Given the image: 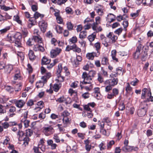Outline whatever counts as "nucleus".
I'll use <instances>...</instances> for the list:
<instances>
[{"label": "nucleus", "instance_id": "12", "mask_svg": "<svg viewBox=\"0 0 153 153\" xmlns=\"http://www.w3.org/2000/svg\"><path fill=\"white\" fill-rule=\"evenodd\" d=\"M43 43L40 44L36 45L33 47V50L35 51H40L42 52L44 51L45 49L43 47Z\"/></svg>", "mask_w": 153, "mask_h": 153}, {"label": "nucleus", "instance_id": "31", "mask_svg": "<svg viewBox=\"0 0 153 153\" xmlns=\"http://www.w3.org/2000/svg\"><path fill=\"white\" fill-rule=\"evenodd\" d=\"M62 86V84L59 83V84H55L53 85V90L56 92H58Z\"/></svg>", "mask_w": 153, "mask_h": 153}, {"label": "nucleus", "instance_id": "35", "mask_svg": "<svg viewBox=\"0 0 153 153\" xmlns=\"http://www.w3.org/2000/svg\"><path fill=\"white\" fill-rule=\"evenodd\" d=\"M22 36L24 38L26 37L27 36L28 32L27 30L25 28L22 29V33H21Z\"/></svg>", "mask_w": 153, "mask_h": 153}, {"label": "nucleus", "instance_id": "29", "mask_svg": "<svg viewBox=\"0 0 153 153\" xmlns=\"http://www.w3.org/2000/svg\"><path fill=\"white\" fill-rule=\"evenodd\" d=\"M110 85L112 87L117 85L118 82V79L117 78H113L112 79H110Z\"/></svg>", "mask_w": 153, "mask_h": 153}, {"label": "nucleus", "instance_id": "14", "mask_svg": "<svg viewBox=\"0 0 153 153\" xmlns=\"http://www.w3.org/2000/svg\"><path fill=\"white\" fill-rule=\"evenodd\" d=\"M47 142L48 145L51 146V149L54 150L56 149L57 145L55 143H53L52 140H48Z\"/></svg>", "mask_w": 153, "mask_h": 153}, {"label": "nucleus", "instance_id": "15", "mask_svg": "<svg viewBox=\"0 0 153 153\" xmlns=\"http://www.w3.org/2000/svg\"><path fill=\"white\" fill-rule=\"evenodd\" d=\"M24 101L22 100H18L15 101V104L16 106L19 108H22L25 104Z\"/></svg>", "mask_w": 153, "mask_h": 153}, {"label": "nucleus", "instance_id": "54", "mask_svg": "<svg viewBox=\"0 0 153 153\" xmlns=\"http://www.w3.org/2000/svg\"><path fill=\"white\" fill-rule=\"evenodd\" d=\"M6 112V110L4 109V106L0 104V115L4 114Z\"/></svg>", "mask_w": 153, "mask_h": 153}, {"label": "nucleus", "instance_id": "42", "mask_svg": "<svg viewBox=\"0 0 153 153\" xmlns=\"http://www.w3.org/2000/svg\"><path fill=\"white\" fill-rule=\"evenodd\" d=\"M21 41L22 40H15L14 42L15 43V46L17 47H21Z\"/></svg>", "mask_w": 153, "mask_h": 153}, {"label": "nucleus", "instance_id": "6", "mask_svg": "<svg viewBox=\"0 0 153 153\" xmlns=\"http://www.w3.org/2000/svg\"><path fill=\"white\" fill-rule=\"evenodd\" d=\"M119 94V90L117 88H114L112 89L110 92L107 93V98L109 99H113L114 97H116Z\"/></svg>", "mask_w": 153, "mask_h": 153}, {"label": "nucleus", "instance_id": "56", "mask_svg": "<svg viewBox=\"0 0 153 153\" xmlns=\"http://www.w3.org/2000/svg\"><path fill=\"white\" fill-rule=\"evenodd\" d=\"M139 82V80L137 78H136L134 80L131 82L130 84L134 86H135L137 85Z\"/></svg>", "mask_w": 153, "mask_h": 153}, {"label": "nucleus", "instance_id": "4", "mask_svg": "<svg viewBox=\"0 0 153 153\" xmlns=\"http://www.w3.org/2000/svg\"><path fill=\"white\" fill-rule=\"evenodd\" d=\"M43 132L46 136H49L53 134L54 132V130L51 125H45V126L42 128Z\"/></svg>", "mask_w": 153, "mask_h": 153}, {"label": "nucleus", "instance_id": "51", "mask_svg": "<svg viewBox=\"0 0 153 153\" xmlns=\"http://www.w3.org/2000/svg\"><path fill=\"white\" fill-rule=\"evenodd\" d=\"M99 147L100 148L101 151L103 150L106 149L105 144L104 142H102L99 145Z\"/></svg>", "mask_w": 153, "mask_h": 153}, {"label": "nucleus", "instance_id": "61", "mask_svg": "<svg viewBox=\"0 0 153 153\" xmlns=\"http://www.w3.org/2000/svg\"><path fill=\"white\" fill-rule=\"evenodd\" d=\"M96 73V72L95 71L92 70L89 71L88 74L90 77L92 78L94 76Z\"/></svg>", "mask_w": 153, "mask_h": 153}, {"label": "nucleus", "instance_id": "43", "mask_svg": "<svg viewBox=\"0 0 153 153\" xmlns=\"http://www.w3.org/2000/svg\"><path fill=\"white\" fill-rule=\"evenodd\" d=\"M2 15L3 16L5 21H6L7 19H10L11 18L12 16H10L6 13H4L2 14Z\"/></svg>", "mask_w": 153, "mask_h": 153}, {"label": "nucleus", "instance_id": "23", "mask_svg": "<svg viewBox=\"0 0 153 153\" xmlns=\"http://www.w3.org/2000/svg\"><path fill=\"white\" fill-rule=\"evenodd\" d=\"M50 59H48L46 56H44L42 59L41 64L42 65H47L50 63Z\"/></svg>", "mask_w": 153, "mask_h": 153}, {"label": "nucleus", "instance_id": "40", "mask_svg": "<svg viewBox=\"0 0 153 153\" xmlns=\"http://www.w3.org/2000/svg\"><path fill=\"white\" fill-rule=\"evenodd\" d=\"M96 37V35L94 33L89 36L88 37V39L90 42L93 41Z\"/></svg>", "mask_w": 153, "mask_h": 153}, {"label": "nucleus", "instance_id": "36", "mask_svg": "<svg viewBox=\"0 0 153 153\" xmlns=\"http://www.w3.org/2000/svg\"><path fill=\"white\" fill-rule=\"evenodd\" d=\"M46 82H44V80H43V81H39L38 82H37L36 85L37 88H40L42 87L44 85V83Z\"/></svg>", "mask_w": 153, "mask_h": 153}, {"label": "nucleus", "instance_id": "34", "mask_svg": "<svg viewBox=\"0 0 153 153\" xmlns=\"http://www.w3.org/2000/svg\"><path fill=\"white\" fill-rule=\"evenodd\" d=\"M33 131L30 129H28L26 130L25 133V136L26 137H30L33 134Z\"/></svg>", "mask_w": 153, "mask_h": 153}, {"label": "nucleus", "instance_id": "3", "mask_svg": "<svg viewBox=\"0 0 153 153\" xmlns=\"http://www.w3.org/2000/svg\"><path fill=\"white\" fill-rule=\"evenodd\" d=\"M63 68L62 64L59 63L56 69V74L58 77V79H56V80L58 81V82H62L64 80V77L61 76V73L62 72Z\"/></svg>", "mask_w": 153, "mask_h": 153}, {"label": "nucleus", "instance_id": "20", "mask_svg": "<svg viewBox=\"0 0 153 153\" xmlns=\"http://www.w3.org/2000/svg\"><path fill=\"white\" fill-rule=\"evenodd\" d=\"M71 50H72L74 52L77 53H80L81 52V49L78 48L75 44H74L72 45H71Z\"/></svg>", "mask_w": 153, "mask_h": 153}, {"label": "nucleus", "instance_id": "32", "mask_svg": "<svg viewBox=\"0 0 153 153\" xmlns=\"http://www.w3.org/2000/svg\"><path fill=\"white\" fill-rule=\"evenodd\" d=\"M77 41V37L75 36H73L71 38L69 39V43L70 45L72 44H75Z\"/></svg>", "mask_w": 153, "mask_h": 153}, {"label": "nucleus", "instance_id": "30", "mask_svg": "<svg viewBox=\"0 0 153 153\" xmlns=\"http://www.w3.org/2000/svg\"><path fill=\"white\" fill-rule=\"evenodd\" d=\"M34 42H37L40 44L42 43V38L39 36H33Z\"/></svg>", "mask_w": 153, "mask_h": 153}, {"label": "nucleus", "instance_id": "33", "mask_svg": "<svg viewBox=\"0 0 153 153\" xmlns=\"http://www.w3.org/2000/svg\"><path fill=\"white\" fill-rule=\"evenodd\" d=\"M87 37V31H83L81 32L79 35V38L81 39H83Z\"/></svg>", "mask_w": 153, "mask_h": 153}, {"label": "nucleus", "instance_id": "13", "mask_svg": "<svg viewBox=\"0 0 153 153\" xmlns=\"http://www.w3.org/2000/svg\"><path fill=\"white\" fill-rule=\"evenodd\" d=\"M4 72L7 74H9L13 69V65L10 64H8L5 65Z\"/></svg>", "mask_w": 153, "mask_h": 153}, {"label": "nucleus", "instance_id": "53", "mask_svg": "<svg viewBox=\"0 0 153 153\" xmlns=\"http://www.w3.org/2000/svg\"><path fill=\"white\" fill-rule=\"evenodd\" d=\"M100 132L105 136H108L109 134L107 133L106 130L105 129H101L100 130Z\"/></svg>", "mask_w": 153, "mask_h": 153}, {"label": "nucleus", "instance_id": "52", "mask_svg": "<svg viewBox=\"0 0 153 153\" xmlns=\"http://www.w3.org/2000/svg\"><path fill=\"white\" fill-rule=\"evenodd\" d=\"M112 87L111 85H108L105 87V91L106 92L108 93L109 92H110L111 91L112 89Z\"/></svg>", "mask_w": 153, "mask_h": 153}, {"label": "nucleus", "instance_id": "10", "mask_svg": "<svg viewBox=\"0 0 153 153\" xmlns=\"http://www.w3.org/2000/svg\"><path fill=\"white\" fill-rule=\"evenodd\" d=\"M8 108H9L8 112L10 113L9 115V117H13L16 115L15 112L16 111V108L15 107L12 105L8 107Z\"/></svg>", "mask_w": 153, "mask_h": 153}, {"label": "nucleus", "instance_id": "44", "mask_svg": "<svg viewBox=\"0 0 153 153\" xmlns=\"http://www.w3.org/2000/svg\"><path fill=\"white\" fill-rule=\"evenodd\" d=\"M21 123H24L25 127H27L29 126L30 121L26 119H22L21 120Z\"/></svg>", "mask_w": 153, "mask_h": 153}, {"label": "nucleus", "instance_id": "5", "mask_svg": "<svg viewBox=\"0 0 153 153\" xmlns=\"http://www.w3.org/2000/svg\"><path fill=\"white\" fill-rule=\"evenodd\" d=\"M138 42L139 45L137 47L135 51L133 54V58L135 59L139 58L141 51L144 47L141 44L140 41H139Z\"/></svg>", "mask_w": 153, "mask_h": 153}, {"label": "nucleus", "instance_id": "47", "mask_svg": "<svg viewBox=\"0 0 153 153\" xmlns=\"http://www.w3.org/2000/svg\"><path fill=\"white\" fill-rule=\"evenodd\" d=\"M114 142L113 140H112L108 143L107 145V149H109L111 148L112 146L114 144Z\"/></svg>", "mask_w": 153, "mask_h": 153}, {"label": "nucleus", "instance_id": "26", "mask_svg": "<svg viewBox=\"0 0 153 153\" xmlns=\"http://www.w3.org/2000/svg\"><path fill=\"white\" fill-rule=\"evenodd\" d=\"M13 34L14 41L15 40H22V36L21 33L17 32Z\"/></svg>", "mask_w": 153, "mask_h": 153}, {"label": "nucleus", "instance_id": "7", "mask_svg": "<svg viewBox=\"0 0 153 153\" xmlns=\"http://www.w3.org/2000/svg\"><path fill=\"white\" fill-rule=\"evenodd\" d=\"M82 77L84 79V80L82 82H81L82 84H91V81L92 80L91 77H90L88 74L87 73L84 72H83Z\"/></svg>", "mask_w": 153, "mask_h": 153}, {"label": "nucleus", "instance_id": "60", "mask_svg": "<svg viewBox=\"0 0 153 153\" xmlns=\"http://www.w3.org/2000/svg\"><path fill=\"white\" fill-rule=\"evenodd\" d=\"M78 83V82L75 81L71 83L70 86L71 87L75 88L77 87Z\"/></svg>", "mask_w": 153, "mask_h": 153}, {"label": "nucleus", "instance_id": "62", "mask_svg": "<svg viewBox=\"0 0 153 153\" xmlns=\"http://www.w3.org/2000/svg\"><path fill=\"white\" fill-rule=\"evenodd\" d=\"M65 10L66 12L68 14H72L73 13L72 9L69 7H67Z\"/></svg>", "mask_w": 153, "mask_h": 153}, {"label": "nucleus", "instance_id": "1", "mask_svg": "<svg viewBox=\"0 0 153 153\" xmlns=\"http://www.w3.org/2000/svg\"><path fill=\"white\" fill-rule=\"evenodd\" d=\"M147 89L144 88L142 90V93L141 98L145 100L141 102L139 108L141 109H143L147 110L148 109V105L147 102H153V97L152 96L151 92L150 91L147 92Z\"/></svg>", "mask_w": 153, "mask_h": 153}, {"label": "nucleus", "instance_id": "21", "mask_svg": "<svg viewBox=\"0 0 153 153\" xmlns=\"http://www.w3.org/2000/svg\"><path fill=\"white\" fill-rule=\"evenodd\" d=\"M6 40L7 41L10 43H13L14 42V34L9 33L7 36Z\"/></svg>", "mask_w": 153, "mask_h": 153}, {"label": "nucleus", "instance_id": "37", "mask_svg": "<svg viewBox=\"0 0 153 153\" xmlns=\"http://www.w3.org/2000/svg\"><path fill=\"white\" fill-rule=\"evenodd\" d=\"M102 64L103 65H107L108 64V59L106 57H104L101 61Z\"/></svg>", "mask_w": 153, "mask_h": 153}, {"label": "nucleus", "instance_id": "11", "mask_svg": "<svg viewBox=\"0 0 153 153\" xmlns=\"http://www.w3.org/2000/svg\"><path fill=\"white\" fill-rule=\"evenodd\" d=\"M100 53L98 51L97 53L92 52L91 53H88L86 55V57L89 59L93 60L94 56L98 57L100 55Z\"/></svg>", "mask_w": 153, "mask_h": 153}, {"label": "nucleus", "instance_id": "48", "mask_svg": "<svg viewBox=\"0 0 153 153\" xmlns=\"http://www.w3.org/2000/svg\"><path fill=\"white\" fill-rule=\"evenodd\" d=\"M8 100V98H6L5 96H1L0 97V102L4 103Z\"/></svg>", "mask_w": 153, "mask_h": 153}, {"label": "nucleus", "instance_id": "25", "mask_svg": "<svg viewBox=\"0 0 153 153\" xmlns=\"http://www.w3.org/2000/svg\"><path fill=\"white\" fill-rule=\"evenodd\" d=\"M147 51H144L142 52L140 59L142 61H145L148 57Z\"/></svg>", "mask_w": 153, "mask_h": 153}, {"label": "nucleus", "instance_id": "18", "mask_svg": "<svg viewBox=\"0 0 153 153\" xmlns=\"http://www.w3.org/2000/svg\"><path fill=\"white\" fill-rule=\"evenodd\" d=\"M100 18L99 16H97L95 18L96 22L94 23L92 25V28L94 30H96V27L98 25L100 24Z\"/></svg>", "mask_w": 153, "mask_h": 153}, {"label": "nucleus", "instance_id": "28", "mask_svg": "<svg viewBox=\"0 0 153 153\" xmlns=\"http://www.w3.org/2000/svg\"><path fill=\"white\" fill-rule=\"evenodd\" d=\"M121 150L125 152H131V146H124L122 148Z\"/></svg>", "mask_w": 153, "mask_h": 153}, {"label": "nucleus", "instance_id": "64", "mask_svg": "<svg viewBox=\"0 0 153 153\" xmlns=\"http://www.w3.org/2000/svg\"><path fill=\"white\" fill-rule=\"evenodd\" d=\"M125 108V105L123 102L120 103L119 105V109L120 110L123 111Z\"/></svg>", "mask_w": 153, "mask_h": 153}, {"label": "nucleus", "instance_id": "49", "mask_svg": "<svg viewBox=\"0 0 153 153\" xmlns=\"http://www.w3.org/2000/svg\"><path fill=\"white\" fill-rule=\"evenodd\" d=\"M55 29L56 32L59 33H62L63 29L62 27L59 25H56Z\"/></svg>", "mask_w": 153, "mask_h": 153}, {"label": "nucleus", "instance_id": "22", "mask_svg": "<svg viewBox=\"0 0 153 153\" xmlns=\"http://www.w3.org/2000/svg\"><path fill=\"white\" fill-rule=\"evenodd\" d=\"M117 54V51L115 50H114L111 51V56L112 59L114 62H118V59L116 58V56Z\"/></svg>", "mask_w": 153, "mask_h": 153}, {"label": "nucleus", "instance_id": "19", "mask_svg": "<svg viewBox=\"0 0 153 153\" xmlns=\"http://www.w3.org/2000/svg\"><path fill=\"white\" fill-rule=\"evenodd\" d=\"M102 123H104L105 122L108 123L107 125L109 126V127L107 128V130H110L111 129L110 127L112 126V123L111 121L108 117H105L104 118L102 121Z\"/></svg>", "mask_w": 153, "mask_h": 153}, {"label": "nucleus", "instance_id": "50", "mask_svg": "<svg viewBox=\"0 0 153 153\" xmlns=\"http://www.w3.org/2000/svg\"><path fill=\"white\" fill-rule=\"evenodd\" d=\"M43 104L44 102L42 101H40L38 102L37 105L38 106H39V107H37L35 109H38L39 110H40L43 107Z\"/></svg>", "mask_w": 153, "mask_h": 153}, {"label": "nucleus", "instance_id": "9", "mask_svg": "<svg viewBox=\"0 0 153 153\" xmlns=\"http://www.w3.org/2000/svg\"><path fill=\"white\" fill-rule=\"evenodd\" d=\"M62 51L61 49L56 48L54 49H52L51 51V56L52 58H54L59 55Z\"/></svg>", "mask_w": 153, "mask_h": 153}, {"label": "nucleus", "instance_id": "41", "mask_svg": "<svg viewBox=\"0 0 153 153\" xmlns=\"http://www.w3.org/2000/svg\"><path fill=\"white\" fill-rule=\"evenodd\" d=\"M53 139L54 140L55 142L57 143H60V140L59 136L56 134H55L53 135Z\"/></svg>", "mask_w": 153, "mask_h": 153}, {"label": "nucleus", "instance_id": "8", "mask_svg": "<svg viewBox=\"0 0 153 153\" xmlns=\"http://www.w3.org/2000/svg\"><path fill=\"white\" fill-rule=\"evenodd\" d=\"M39 25L41 30L43 33H45L46 31L47 26V23L45 21L42 20L39 22Z\"/></svg>", "mask_w": 153, "mask_h": 153}, {"label": "nucleus", "instance_id": "38", "mask_svg": "<svg viewBox=\"0 0 153 153\" xmlns=\"http://www.w3.org/2000/svg\"><path fill=\"white\" fill-rule=\"evenodd\" d=\"M51 76V74L50 73H47L46 75L43 76L42 79V80H44V82H47L48 79Z\"/></svg>", "mask_w": 153, "mask_h": 153}, {"label": "nucleus", "instance_id": "17", "mask_svg": "<svg viewBox=\"0 0 153 153\" xmlns=\"http://www.w3.org/2000/svg\"><path fill=\"white\" fill-rule=\"evenodd\" d=\"M54 15L56 17L57 22L59 24L62 23L63 22V19L60 16L59 12H55L54 13Z\"/></svg>", "mask_w": 153, "mask_h": 153}, {"label": "nucleus", "instance_id": "24", "mask_svg": "<svg viewBox=\"0 0 153 153\" xmlns=\"http://www.w3.org/2000/svg\"><path fill=\"white\" fill-rule=\"evenodd\" d=\"M29 59L30 60H33L36 58V56L34 55L33 51L31 50L29 51L28 54Z\"/></svg>", "mask_w": 153, "mask_h": 153}, {"label": "nucleus", "instance_id": "59", "mask_svg": "<svg viewBox=\"0 0 153 153\" xmlns=\"http://www.w3.org/2000/svg\"><path fill=\"white\" fill-rule=\"evenodd\" d=\"M2 127L3 128L6 129L8 128L10 125L7 122H5L3 123H2L1 124Z\"/></svg>", "mask_w": 153, "mask_h": 153}, {"label": "nucleus", "instance_id": "16", "mask_svg": "<svg viewBox=\"0 0 153 153\" xmlns=\"http://www.w3.org/2000/svg\"><path fill=\"white\" fill-rule=\"evenodd\" d=\"M147 110H145L144 109H141L139 108L137 111V114L139 117L144 116L146 114Z\"/></svg>", "mask_w": 153, "mask_h": 153}, {"label": "nucleus", "instance_id": "46", "mask_svg": "<svg viewBox=\"0 0 153 153\" xmlns=\"http://www.w3.org/2000/svg\"><path fill=\"white\" fill-rule=\"evenodd\" d=\"M34 40L33 37L31 38H29L26 44L29 46H31L34 44Z\"/></svg>", "mask_w": 153, "mask_h": 153}, {"label": "nucleus", "instance_id": "45", "mask_svg": "<svg viewBox=\"0 0 153 153\" xmlns=\"http://www.w3.org/2000/svg\"><path fill=\"white\" fill-rule=\"evenodd\" d=\"M132 90V88L130 86L129 82L126 83V87L125 88V90L127 93L131 91Z\"/></svg>", "mask_w": 153, "mask_h": 153}, {"label": "nucleus", "instance_id": "39", "mask_svg": "<svg viewBox=\"0 0 153 153\" xmlns=\"http://www.w3.org/2000/svg\"><path fill=\"white\" fill-rule=\"evenodd\" d=\"M10 26H7L5 28L0 30V34H3L6 33L7 31L10 30Z\"/></svg>", "mask_w": 153, "mask_h": 153}, {"label": "nucleus", "instance_id": "2", "mask_svg": "<svg viewBox=\"0 0 153 153\" xmlns=\"http://www.w3.org/2000/svg\"><path fill=\"white\" fill-rule=\"evenodd\" d=\"M17 135L18 136L19 140L23 141V145L25 146L28 145V142L30 140L29 138L26 137L25 133L22 131H19L18 132Z\"/></svg>", "mask_w": 153, "mask_h": 153}, {"label": "nucleus", "instance_id": "27", "mask_svg": "<svg viewBox=\"0 0 153 153\" xmlns=\"http://www.w3.org/2000/svg\"><path fill=\"white\" fill-rule=\"evenodd\" d=\"M107 16L108 17L107 19L108 20H110L109 22L110 23L116 20V16L113 14L109 13L108 15Z\"/></svg>", "mask_w": 153, "mask_h": 153}, {"label": "nucleus", "instance_id": "55", "mask_svg": "<svg viewBox=\"0 0 153 153\" xmlns=\"http://www.w3.org/2000/svg\"><path fill=\"white\" fill-rule=\"evenodd\" d=\"M97 80L100 83H102L103 82V78L100 73L98 74Z\"/></svg>", "mask_w": 153, "mask_h": 153}, {"label": "nucleus", "instance_id": "58", "mask_svg": "<svg viewBox=\"0 0 153 153\" xmlns=\"http://www.w3.org/2000/svg\"><path fill=\"white\" fill-rule=\"evenodd\" d=\"M65 98H64V96H62L60 98L57 99L56 100V101L59 103H62L65 101Z\"/></svg>", "mask_w": 153, "mask_h": 153}, {"label": "nucleus", "instance_id": "57", "mask_svg": "<svg viewBox=\"0 0 153 153\" xmlns=\"http://www.w3.org/2000/svg\"><path fill=\"white\" fill-rule=\"evenodd\" d=\"M95 10L99 15H102L104 14L103 9L102 8L96 9Z\"/></svg>", "mask_w": 153, "mask_h": 153}, {"label": "nucleus", "instance_id": "63", "mask_svg": "<svg viewBox=\"0 0 153 153\" xmlns=\"http://www.w3.org/2000/svg\"><path fill=\"white\" fill-rule=\"evenodd\" d=\"M68 28L69 30H71L73 29V25L71 22H68L67 24Z\"/></svg>", "mask_w": 153, "mask_h": 153}]
</instances>
